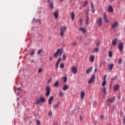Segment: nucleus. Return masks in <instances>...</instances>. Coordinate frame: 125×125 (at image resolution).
I'll use <instances>...</instances> for the list:
<instances>
[{"instance_id":"nucleus-24","label":"nucleus","mask_w":125,"mask_h":125,"mask_svg":"<svg viewBox=\"0 0 125 125\" xmlns=\"http://www.w3.org/2000/svg\"><path fill=\"white\" fill-rule=\"evenodd\" d=\"M59 104H60V103L58 102L57 104H55L53 106L54 109H57V108H58V107H59Z\"/></svg>"},{"instance_id":"nucleus-16","label":"nucleus","mask_w":125,"mask_h":125,"mask_svg":"<svg viewBox=\"0 0 125 125\" xmlns=\"http://www.w3.org/2000/svg\"><path fill=\"white\" fill-rule=\"evenodd\" d=\"M117 42H118V39L115 38V39H113V40L112 41V44L113 45H115V44H116V43H117Z\"/></svg>"},{"instance_id":"nucleus-56","label":"nucleus","mask_w":125,"mask_h":125,"mask_svg":"<svg viewBox=\"0 0 125 125\" xmlns=\"http://www.w3.org/2000/svg\"><path fill=\"white\" fill-rule=\"evenodd\" d=\"M123 124L124 125H125V117L124 118Z\"/></svg>"},{"instance_id":"nucleus-36","label":"nucleus","mask_w":125,"mask_h":125,"mask_svg":"<svg viewBox=\"0 0 125 125\" xmlns=\"http://www.w3.org/2000/svg\"><path fill=\"white\" fill-rule=\"evenodd\" d=\"M37 125H42V124H41V122L40 121V120H37Z\"/></svg>"},{"instance_id":"nucleus-2","label":"nucleus","mask_w":125,"mask_h":125,"mask_svg":"<svg viewBox=\"0 0 125 125\" xmlns=\"http://www.w3.org/2000/svg\"><path fill=\"white\" fill-rule=\"evenodd\" d=\"M60 29V36L62 37V38H63V37H64V32H65V31H66V27L61 26Z\"/></svg>"},{"instance_id":"nucleus-37","label":"nucleus","mask_w":125,"mask_h":125,"mask_svg":"<svg viewBox=\"0 0 125 125\" xmlns=\"http://www.w3.org/2000/svg\"><path fill=\"white\" fill-rule=\"evenodd\" d=\"M99 50V48L96 47L94 48V51H95V52H98V50Z\"/></svg>"},{"instance_id":"nucleus-7","label":"nucleus","mask_w":125,"mask_h":125,"mask_svg":"<svg viewBox=\"0 0 125 125\" xmlns=\"http://www.w3.org/2000/svg\"><path fill=\"white\" fill-rule=\"evenodd\" d=\"M119 25V23L117 21H115L113 23H112L111 28V29H115V28H117Z\"/></svg>"},{"instance_id":"nucleus-29","label":"nucleus","mask_w":125,"mask_h":125,"mask_svg":"<svg viewBox=\"0 0 125 125\" xmlns=\"http://www.w3.org/2000/svg\"><path fill=\"white\" fill-rule=\"evenodd\" d=\"M64 67V64H63V63L62 62L60 65V68H61V69H63Z\"/></svg>"},{"instance_id":"nucleus-49","label":"nucleus","mask_w":125,"mask_h":125,"mask_svg":"<svg viewBox=\"0 0 125 125\" xmlns=\"http://www.w3.org/2000/svg\"><path fill=\"white\" fill-rule=\"evenodd\" d=\"M38 72L39 73H42V68H39V70H38Z\"/></svg>"},{"instance_id":"nucleus-12","label":"nucleus","mask_w":125,"mask_h":125,"mask_svg":"<svg viewBox=\"0 0 125 125\" xmlns=\"http://www.w3.org/2000/svg\"><path fill=\"white\" fill-rule=\"evenodd\" d=\"M46 89V94H50V87L49 86H47L45 88Z\"/></svg>"},{"instance_id":"nucleus-55","label":"nucleus","mask_w":125,"mask_h":125,"mask_svg":"<svg viewBox=\"0 0 125 125\" xmlns=\"http://www.w3.org/2000/svg\"><path fill=\"white\" fill-rule=\"evenodd\" d=\"M103 118H104V116L103 115H100V118L101 119H103Z\"/></svg>"},{"instance_id":"nucleus-28","label":"nucleus","mask_w":125,"mask_h":125,"mask_svg":"<svg viewBox=\"0 0 125 125\" xmlns=\"http://www.w3.org/2000/svg\"><path fill=\"white\" fill-rule=\"evenodd\" d=\"M88 2L87 1H85L84 2V4L83 5V7H85V6H86V5H87V4H88Z\"/></svg>"},{"instance_id":"nucleus-60","label":"nucleus","mask_w":125,"mask_h":125,"mask_svg":"<svg viewBox=\"0 0 125 125\" xmlns=\"http://www.w3.org/2000/svg\"><path fill=\"white\" fill-rule=\"evenodd\" d=\"M118 99H121V96H118Z\"/></svg>"},{"instance_id":"nucleus-33","label":"nucleus","mask_w":125,"mask_h":125,"mask_svg":"<svg viewBox=\"0 0 125 125\" xmlns=\"http://www.w3.org/2000/svg\"><path fill=\"white\" fill-rule=\"evenodd\" d=\"M42 52V49L39 50L37 53L38 55H40V54H41V52Z\"/></svg>"},{"instance_id":"nucleus-20","label":"nucleus","mask_w":125,"mask_h":125,"mask_svg":"<svg viewBox=\"0 0 125 125\" xmlns=\"http://www.w3.org/2000/svg\"><path fill=\"white\" fill-rule=\"evenodd\" d=\"M53 100V96H51L48 100L49 105H51V101Z\"/></svg>"},{"instance_id":"nucleus-14","label":"nucleus","mask_w":125,"mask_h":125,"mask_svg":"<svg viewBox=\"0 0 125 125\" xmlns=\"http://www.w3.org/2000/svg\"><path fill=\"white\" fill-rule=\"evenodd\" d=\"M91 10L92 13H94L95 9H94V6H93V3H92V2H91Z\"/></svg>"},{"instance_id":"nucleus-42","label":"nucleus","mask_w":125,"mask_h":125,"mask_svg":"<svg viewBox=\"0 0 125 125\" xmlns=\"http://www.w3.org/2000/svg\"><path fill=\"white\" fill-rule=\"evenodd\" d=\"M84 97V94H81V99H83Z\"/></svg>"},{"instance_id":"nucleus-30","label":"nucleus","mask_w":125,"mask_h":125,"mask_svg":"<svg viewBox=\"0 0 125 125\" xmlns=\"http://www.w3.org/2000/svg\"><path fill=\"white\" fill-rule=\"evenodd\" d=\"M54 86H58L59 85V82L57 81L54 84Z\"/></svg>"},{"instance_id":"nucleus-47","label":"nucleus","mask_w":125,"mask_h":125,"mask_svg":"<svg viewBox=\"0 0 125 125\" xmlns=\"http://www.w3.org/2000/svg\"><path fill=\"white\" fill-rule=\"evenodd\" d=\"M72 45H74V46L77 45V42H73L72 43Z\"/></svg>"},{"instance_id":"nucleus-52","label":"nucleus","mask_w":125,"mask_h":125,"mask_svg":"<svg viewBox=\"0 0 125 125\" xmlns=\"http://www.w3.org/2000/svg\"><path fill=\"white\" fill-rule=\"evenodd\" d=\"M59 97H63V94H59Z\"/></svg>"},{"instance_id":"nucleus-39","label":"nucleus","mask_w":125,"mask_h":125,"mask_svg":"<svg viewBox=\"0 0 125 125\" xmlns=\"http://www.w3.org/2000/svg\"><path fill=\"white\" fill-rule=\"evenodd\" d=\"M64 83H66L67 82V78L65 76L63 77Z\"/></svg>"},{"instance_id":"nucleus-11","label":"nucleus","mask_w":125,"mask_h":125,"mask_svg":"<svg viewBox=\"0 0 125 125\" xmlns=\"http://www.w3.org/2000/svg\"><path fill=\"white\" fill-rule=\"evenodd\" d=\"M103 19L105 23H109V20L107 19V15H106V13H104Z\"/></svg>"},{"instance_id":"nucleus-5","label":"nucleus","mask_w":125,"mask_h":125,"mask_svg":"<svg viewBox=\"0 0 125 125\" xmlns=\"http://www.w3.org/2000/svg\"><path fill=\"white\" fill-rule=\"evenodd\" d=\"M116 101V97H113L111 99H107V101L108 103H114Z\"/></svg>"},{"instance_id":"nucleus-8","label":"nucleus","mask_w":125,"mask_h":125,"mask_svg":"<svg viewBox=\"0 0 125 125\" xmlns=\"http://www.w3.org/2000/svg\"><path fill=\"white\" fill-rule=\"evenodd\" d=\"M118 48L120 51H123V50L124 49V44H123V43H119L118 44Z\"/></svg>"},{"instance_id":"nucleus-9","label":"nucleus","mask_w":125,"mask_h":125,"mask_svg":"<svg viewBox=\"0 0 125 125\" xmlns=\"http://www.w3.org/2000/svg\"><path fill=\"white\" fill-rule=\"evenodd\" d=\"M71 70L72 73H73V74H77V73H78V69L75 66H72L71 67Z\"/></svg>"},{"instance_id":"nucleus-63","label":"nucleus","mask_w":125,"mask_h":125,"mask_svg":"<svg viewBox=\"0 0 125 125\" xmlns=\"http://www.w3.org/2000/svg\"><path fill=\"white\" fill-rule=\"evenodd\" d=\"M60 0V1L61 2H62V1H63V0Z\"/></svg>"},{"instance_id":"nucleus-44","label":"nucleus","mask_w":125,"mask_h":125,"mask_svg":"<svg viewBox=\"0 0 125 125\" xmlns=\"http://www.w3.org/2000/svg\"><path fill=\"white\" fill-rule=\"evenodd\" d=\"M61 61H62L61 58H59L57 62H58V63H60V62H61Z\"/></svg>"},{"instance_id":"nucleus-25","label":"nucleus","mask_w":125,"mask_h":125,"mask_svg":"<svg viewBox=\"0 0 125 125\" xmlns=\"http://www.w3.org/2000/svg\"><path fill=\"white\" fill-rule=\"evenodd\" d=\"M79 31H82V33H85V32H86L85 29L83 27L79 28Z\"/></svg>"},{"instance_id":"nucleus-62","label":"nucleus","mask_w":125,"mask_h":125,"mask_svg":"<svg viewBox=\"0 0 125 125\" xmlns=\"http://www.w3.org/2000/svg\"><path fill=\"white\" fill-rule=\"evenodd\" d=\"M46 96L47 97V96H49V94H46Z\"/></svg>"},{"instance_id":"nucleus-58","label":"nucleus","mask_w":125,"mask_h":125,"mask_svg":"<svg viewBox=\"0 0 125 125\" xmlns=\"http://www.w3.org/2000/svg\"><path fill=\"white\" fill-rule=\"evenodd\" d=\"M81 94H84V92L83 91H81Z\"/></svg>"},{"instance_id":"nucleus-22","label":"nucleus","mask_w":125,"mask_h":125,"mask_svg":"<svg viewBox=\"0 0 125 125\" xmlns=\"http://www.w3.org/2000/svg\"><path fill=\"white\" fill-rule=\"evenodd\" d=\"M108 11L110 13L113 12V7L112 6H109L108 7Z\"/></svg>"},{"instance_id":"nucleus-41","label":"nucleus","mask_w":125,"mask_h":125,"mask_svg":"<svg viewBox=\"0 0 125 125\" xmlns=\"http://www.w3.org/2000/svg\"><path fill=\"white\" fill-rule=\"evenodd\" d=\"M106 78H107V75H104V76L103 78V81H106Z\"/></svg>"},{"instance_id":"nucleus-31","label":"nucleus","mask_w":125,"mask_h":125,"mask_svg":"<svg viewBox=\"0 0 125 125\" xmlns=\"http://www.w3.org/2000/svg\"><path fill=\"white\" fill-rule=\"evenodd\" d=\"M77 39L79 41H82V40H83V36H80L79 37H77Z\"/></svg>"},{"instance_id":"nucleus-4","label":"nucleus","mask_w":125,"mask_h":125,"mask_svg":"<svg viewBox=\"0 0 125 125\" xmlns=\"http://www.w3.org/2000/svg\"><path fill=\"white\" fill-rule=\"evenodd\" d=\"M96 23L99 26V27H101L102 26V18H99L96 20Z\"/></svg>"},{"instance_id":"nucleus-61","label":"nucleus","mask_w":125,"mask_h":125,"mask_svg":"<svg viewBox=\"0 0 125 125\" xmlns=\"http://www.w3.org/2000/svg\"><path fill=\"white\" fill-rule=\"evenodd\" d=\"M59 94H63V93H62V92H60L59 93Z\"/></svg>"},{"instance_id":"nucleus-43","label":"nucleus","mask_w":125,"mask_h":125,"mask_svg":"<svg viewBox=\"0 0 125 125\" xmlns=\"http://www.w3.org/2000/svg\"><path fill=\"white\" fill-rule=\"evenodd\" d=\"M88 12H89V9H88L86 11V15H88Z\"/></svg>"},{"instance_id":"nucleus-48","label":"nucleus","mask_w":125,"mask_h":125,"mask_svg":"<svg viewBox=\"0 0 125 125\" xmlns=\"http://www.w3.org/2000/svg\"><path fill=\"white\" fill-rule=\"evenodd\" d=\"M52 115V112L51 111L48 112V115L51 116Z\"/></svg>"},{"instance_id":"nucleus-50","label":"nucleus","mask_w":125,"mask_h":125,"mask_svg":"<svg viewBox=\"0 0 125 125\" xmlns=\"http://www.w3.org/2000/svg\"><path fill=\"white\" fill-rule=\"evenodd\" d=\"M83 120V116H80V121H82Z\"/></svg>"},{"instance_id":"nucleus-18","label":"nucleus","mask_w":125,"mask_h":125,"mask_svg":"<svg viewBox=\"0 0 125 125\" xmlns=\"http://www.w3.org/2000/svg\"><path fill=\"white\" fill-rule=\"evenodd\" d=\"M108 70H109V71H111L112 70V68H113V67H114V64L113 63H111L108 64Z\"/></svg>"},{"instance_id":"nucleus-34","label":"nucleus","mask_w":125,"mask_h":125,"mask_svg":"<svg viewBox=\"0 0 125 125\" xmlns=\"http://www.w3.org/2000/svg\"><path fill=\"white\" fill-rule=\"evenodd\" d=\"M59 65V62H57L56 63V69H58Z\"/></svg>"},{"instance_id":"nucleus-6","label":"nucleus","mask_w":125,"mask_h":125,"mask_svg":"<svg viewBox=\"0 0 125 125\" xmlns=\"http://www.w3.org/2000/svg\"><path fill=\"white\" fill-rule=\"evenodd\" d=\"M95 80V75H93L90 78L88 82V83H92L94 80Z\"/></svg>"},{"instance_id":"nucleus-53","label":"nucleus","mask_w":125,"mask_h":125,"mask_svg":"<svg viewBox=\"0 0 125 125\" xmlns=\"http://www.w3.org/2000/svg\"><path fill=\"white\" fill-rule=\"evenodd\" d=\"M52 57H50V58H49V60H50V61H52Z\"/></svg>"},{"instance_id":"nucleus-27","label":"nucleus","mask_w":125,"mask_h":125,"mask_svg":"<svg viewBox=\"0 0 125 125\" xmlns=\"http://www.w3.org/2000/svg\"><path fill=\"white\" fill-rule=\"evenodd\" d=\"M108 56L109 57H112V56H113V53H112V51H109L108 52Z\"/></svg>"},{"instance_id":"nucleus-3","label":"nucleus","mask_w":125,"mask_h":125,"mask_svg":"<svg viewBox=\"0 0 125 125\" xmlns=\"http://www.w3.org/2000/svg\"><path fill=\"white\" fill-rule=\"evenodd\" d=\"M62 53H63V51L60 49H58L57 52L54 54V57H57L58 56V54H59V56H61V55H62Z\"/></svg>"},{"instance_id":"nucleus-15","label":"nucleus","mask_w":125,"mask_h":125,"mask_svg":"<svg viewBox=\"0 0 125 125\" xmlns=\"http://www.w3.org/2000/svg\"><path fill=\"white\" fill-rule=\"evenodd\" d=\"M53 14L54 15L55 19H57V18H58V12L57 11H55L53 13Z\"/></svg>"},{"instance_id":"nucleus-19","label":"nucleus","mask_w":125,"mask_h":125,"mask_svg":"<svg viewBox=\"0 0 125 125\" xmlns=\"http://www.w3.org/2000/svg\"><path fill=\"white\" fill-rule=\"evenodd\" d=\"M119 87H120V86H119V84H115L114 86V91H117V90L119 89Z\"/></svg>"},{"instance_id":"nucleus-64","label":"nucleus","mask_w":125,"mask_h":125,"mask_svg":"<svg viewBox=\"0 0 125 125\" xmlns=\"http://www.w3.org/2000/svg\"><path fill=\"white\" fill-rule=\"evenodd\" d=\"M50 81H51V79H50V80H49V82H50Z\"/></svg>"},{"instance_id":"nucleus-32","label":"nucleus","mask_w":125,"mask_h":125,"mask_svg":"<svg viewBox=\"0 0 125 125\" xmlns=\"http://www.w3.org/2000/svg\"><path fill=\"white\" fill-rule=\"evenodd\" d=\"M102 91L104 94H106V88L104 87L102 89Z\"/></svg>"},{"instance_id":"nucleus-13","label":"nucleus","mask_w":125,"mask_h":125,"mask_svg":"<svg viewBox=\"0 0 125 125\" xmlns=\"http://www.w3.org/2000/svg\"><path fill=\"white\" fill-rule=\"evenodd\" d=\"M92 69H93V67L91 66L89 69H87L86 70V74H90V72L92 70Z\"/></svg>"},{"instance_id":"nucleus-26","label":"nucleus","mask_w":125,"mask_h":125,"mask_svg":"<svg viewBox=\"0 0 125 125\" xmlns=\"http://www.w3.org/2000/svg\"><path fill=\"white\" fill-rule=\"evenodd\" d=\"M63 90H67L68 89V85H64L62 88Z\"/></svg>"},{"instance_id":"nucleus-46","label":"nucleus","mask_w":125,"mask_h":125,"mask_svg":"<svg viewBox=\"0 0 125 125\" xmlns=\"http://www.w3.org/2000/svg\"><path fill=\"white\" fill-rule=\"evenodd\" d=\"M17 90L19 91L22 90L21 89V87H18V88H17Z\"/></svg>"},{"instance_id":"nucleus-51","label":"nucleus","mask_w":125,"mask_h":125,"mask_svg":"<svg viewBox=\"0 0 125 125\" xmlns=\"http://www.w3.org/2000/svg\"><path fill=\"white\" fill-rule=\"evenodd\" d=\"M30 62L31 63H35V61L34 60H31Z\"/></svg>"},{"instance_id":"nucleus-1","label":"nucleus","mask_w":125,"mask_h":125,"mask_svg":"<svg viewBox=\"0 0 125 125\" xmlns=\"http://www.w3.org/2000/svg\"><path fill=\"white\" fill-rule=\"evenodd\" d=\"M45 99L44 98H42V97H40V98L36 99L35 103L36 105H39L41 102L42 103H43V102H45Z\"/></svg>"},{"instance_id":"nucleus-35","label":"nucleus","mask_w":125,"mask_h":125,"mask_svg":"<svg viewBox=\"0 0 125 125\" xmlns=\"http://www.w3.org/2000/svg\"><path fill=\"white\" fill-rule=\"evenodd\" d=\"M102 85L103 86H104V85H106V81H103Z\"/></svg>"},{"instance_id":"nucleus-45","label":"nucleus","mask_w":125,"mask_h":125,"mask_svg":"<svg viewBox=\"0 0 125 125\" xmlns=\"http://www.w3.org/2000/svg\"><path fill=\"white\" fill-rule=\"evenodd\" d=\"M122 63V59H120L119 61H118V63L121 64Z\"/></svg>"},{"instance_id":"nucleus-10","label":"nucleus","mask_w":125,"mask_h":125,"mask_svg":"<svg viewBox=\"0 0 125 125\" xmlns=\"http://www.w3.org/2000/svg\"><path fill=\"white\" fill-rule=\"evenodd\" d=\"M48 3L49 4L50 9H53V1L48 0Z\"/></svg>"},{"instance_id":"nucleus-21","label":"nucleus","mask_w":125,"mask_h":125,"mask_svg":"<svg viewBox=\"0 0 125 125\" xmlns=\"http://www.w3.org/2000/svg\"><path fill=\"white\" fill-rule=\"evenodd\" d=\"M70 16H71V19L72 20H74V19L75 18V13H74V12H72L71 13Z\"/></svg>"},{"instance_id":"nucleus-38","label":"nucleus","mask_w":125,"mask_h":125,"mask_svg":"<svg viewBox=\"0 0 125 125\" xmlns=\"http://www.w3.org/2000/svg\"><path fill=\"white\" fill-rule=\"evenodd\" d=\"M62 60H64V61L66 60V56H65V54H63V55Z\"/></svg>"},{"instance_id":"nucleus-17","label":"nucleus","mask_w":125,"mask_h":125,"mask_svg":"<svg viewBox=\"0 0 125 125\" xmlns=\"http://www.w3.org/2000/svg\"><path fill=\"white\" fill-rule=\"evenodd\" d=\"M88 21H89V17L87 15L85 19V23L86 25H88Z\"/></svg>"},{"instance_id":"nucleus-23","label":"nucleus","mask_w":125,"mask_h":125,"mask_svg":"<svg viewBox=\"0 0 125 125\" xmlns=\"http://www.w3.org/2000/svg\"><path fill=\"white\" fill-rule=\"evenodd\" d=\"M94 58H95V57L94 55L91 56L89 59L90 62H94Z\"/></svg>"},{"instance_id":"nucleus-40","label":"nucleus","mask_w":125,"mask_h":125,"mask_svg":"<svg viewBox=\"0 0 125 125\" xmlns=\"http://www.w3.org/2000/svg\"><path fill=\"white\" fill-rule=\"evenodd\" d=\"M34 54H35V51H33L32 52H31L30 55H31V56H33Z\"/></svg>"},{"instance_id":"nucleus-54","label":"nucleus","mask_w":125,"mask_h":125,"mask_svg":"<svg viewBox=\"0 0 125 125\" xmlns=\"http://www.w3.org/2000/svg\"><path fill=\"white\" fill-rule=\"evenodd\" d=\"M97 71V67H96V68H95V69H94V72H95V73H96Z\"/></svg>"},{"instance_id":"nucleus-57","label":"nucleus","mask_w":125,"mask_h":125,"mask_svg":"<svg viewBox=\"0 0 125 125\" xmlns=\"http://www.w3.org/2000/svg\"><path fill=\"white\" fill-rule=\"evenodd\" d=\"M99 44H100V42H97V45L98 46V45H99Z\"/></svg>"},{"instance_id":"nucleus-59","label":"nucleus","mask_w":125,"mask_h":125,"mask_svg":"<svg viewBox=\"0 0 125 125\" xmlns=\"http://www.w3.org/2000/svg\"><path fill=\"white\" fill-rule=\"evenodd\" d=\"M82 19H81L79 20V22H80V23H82Z\"/></svg>"}]
</instances>
